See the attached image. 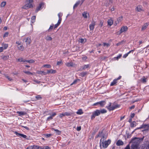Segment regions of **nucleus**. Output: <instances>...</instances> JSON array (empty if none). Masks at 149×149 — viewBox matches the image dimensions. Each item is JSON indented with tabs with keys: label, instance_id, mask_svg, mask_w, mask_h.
I'll return each mask as SVG.
<instances>
[{
	"label": "nucleus",
	"instance_id": "c756f323",
	"mask_svg": "<svg viewBox=\"0 0 149 149\" xmlns=\"http://www.w3.org/2000/svg\"><path fill=\"white\" fill-rule=\"evenodd\" d=\"M87 12H84L82 14V15L83 17L85 18H87ZM88 15L89 16V13H88Z\"/></svg>",
	"mask_w": 149,
	"mask_h": 149
},
{
	"label": "nucleus",
	"instance_id": "e433bc0d",
	"mask_svg": "<svg viewBox=\"0 0 149 149\" xmlns=\"http://www.w3.org/2000/svg\"><path fill=\"white\" fill-rule=\"evenodd\" d=\"M80 2V1H79L77 2L73 6V8L74 9L77 8V6L79 5Z\"/></svg>",
	"mask_w": 149,
	"mask_h": 149
},
{
	"label": "nucleus",
	"instance_id": "6ab92c4d",
	"mask_svg": "<svg viewBox=\"0 0 149 149\" xmlns=\"http://www.w3.org/2000/svg\"><path fill=\"white\" fill-rule=\"evenodd\" d=\"M123 17L122 16L119 17L117 19V21H116V24L120 22L122 20Z\"/></svg>",
	"mask_w": 149,
	"mask_h": 149
},
{
	"label": "nucleus",
	"instance_id": "f03ea898",
	"mask_svg": "<svg viewBox=\"0 0 149 149\" xmlns=\"http://www.w3.org/2000/svg\"><path fill=\"white\" fill-rule=\"evenodd\" d=\"M111 102H109L108 105L106 107L108 109L109 111H111L119 107H120V105L118 104L113 105L112 106H111Z\"/></svg>",
	"mask_w": 149,
	"mask_h": 149
},
{
	"label": "nucleus",
	"instance_id": "680f3d73",
	"mask_svg": "<svg viewBox=\"0 0 149 149\" xmlns=\"http://www.w3.org/2000/svg\"><path fill=\"white\" fill-rule=\"evenodd\" d=\"M64 116H65L64 113H60L59 115V117L61 118H62Z\"/></svg>",
	"mask_w": 149,
	"mask_h": 149
},
{
	"label": "nucleus",
	"instance_id": "393cba45",
	"mask_svg": "<svg viewBox=\"0 0 149 149\" xmlns=\"http://www.w3.org/2000/svg\"><path fill=\"white\" fill-rule=\"evenodd\" d=\"M58 17L59 19L58 21H60V22H61L62 21L61 17L63 15L62 13H60L58 14Z\"/></svg>",
	"mask_w": 149,
	"mask_h": 149
},
{
	"label": "nucleus",
	"instance_id": "6e6d98bb",
	"mask_svg": "<svg viewBox=\"0 0 149 149\" xmlns=\"http://www.w3.org/2000/svg\"><path fill=\"white\" fill-rule=\"evenodd\" d=\"M27 62L29 63H33L35 62V61L32 59L27 61Z\"/></svg>",
	"mask_w": 149,
	"mask_h": 149
},
{
	"label": "nucleus",
	"instance_id": "338daca9",
	"mask_svg": "<svg viewBox=\"0 0 149 149\" xmlns=\"http://www.w3.org/2000/svg\"><path fill=\"white\" fill-rule=\"evenodd\" d=\"M81 129V126L77 127V130L78 131H80Z\"/></svg>",
	"mask_w": 149,
	"mask_h": 149
},
{
	"label": "nucleus",
	"instance_id": "20e7f679",
	"mask_svg": "<svg viewBox=\"0 0 149 149\" xmlns=\"http://www.w3.org/2000/svg\"><path fill=\"white\" fill-rule=\"evenodd\" d=\"M144 128V129L142 130V131H147L149 130V124H143L141 126L139 127L138 129H143Z\"/></svg>",
	"mask_w": 149,
	"mask_h": 149
},
{
	"label": "nucleus",
	"instance_id": "49530a36",
	"mask_svg": "<svg viewBox=\"0 0 149 149\" xmlns=\"http://www.w3.org/2000/svg\"><path fill=\"white\" fill-rule=\"evenodd\" d=\"M136 122L134 121H133L132 123H131V127H133L136 126V125H135L136 124Z\"/></svg>",
	"mask_w": 149,
	"mask_h": 149
},
{
	"label": "nucleus",
	"instance_id": "423d86ee",
	"mask_svg": "<svg viewBox=\"0 0 149 149\" xmlns=\"http://www.w3.org/2000/svg\"><path fill=\"white\" fill-rule=\"evenodd\" d=\"M144 137V136H143V137L141 138L135 137L132 139L131 141V142H134H134H138V143L139 144L140 141H143V140Z\"/></svg>",
	"mask_w": 149,
	"mask_h": 149
},
{
	"label": "nucleus",
	"instance_id": "473e14b6",
	"mask_svg": "<svg viewBox=\"0 0 149 149\" xmlns=\"http://www.w3.org/2000/svg\"><path fill=\"white\" fill-rule=\"evenodd\" d=\"M9 58V56L8 55L4 56L2 57V59L4 61H6Z\"/></svg>",
	"mask_w": 149,
	"mask_h": 149
},
{
	"label": "nucleus",
	"instance_id": "4be33fe9",
	"mask_svg": "<svg viewBox=\"0 0 149 149\" xmlns=\"http://www.w3.org/2000/svg\"><path fill=\"white\" fill-rule=\"evenodd\" d=\"M64 116H71L72 115L73 113H72L71 112H65L64 113Z\"/></svg>",
	"mask_w": 149,
	"mask_h": 149
},
{
	"label": "nucleus",
	"instance_id": "69168bd1",
	"mask_svg": "<svg viewBox=\"0 0 149 149\" xmlns=\"http://www.w3.org/2000/svg\"><path fill=\"white\" fill-rule=\"evenodd\" d=\"M62 63V61H58L57 63V65H59Z\"/></svg>",
	"mask_w": 149,
	"mask_h": 149
},
{
	"label": "nucleus",
	"instance_id": "72a5a7b5",
	"mask_svg": "<svg viewBox=\"0 0 149 149\" xmlns=\"http://www.w3.org/2000/svg\"><path fill=\"white\" fill-rule=\"evenodd\" d=\"M45 39L47 41H51L52 40V38L49 35L45 38Z\"/></svg>",
	"mask_w": 149,
	"mask_h": 149
},
{
	"label": "nucleus",
	"instance_id": "f3484780",
	"mask_svg": "<svg viewBox=\"0 0 149 149\" xmlns=\"http://www.w3.org/2000/svg\"><path fill=\"white\" fill-rule=\"evenodd\" d=\"M113 20L111 19H109L107 21L108 24L110 26H111L113 24Z\"/></svg>",
	"mask_w": 149,
	"mask_h": 149
},
{
	"label": "nucleus",
	"instance_id": "2f4dec72",
	"mask_svg": "<svg viewBox=\"0 0 149 149\" xmlns=\"http://www.w3.org/2000/svg\"><path fill=\"white\" fill-rule=\"evenodd\" d=\"M125 41H124V40H123L122 41H121V42H120L117 43L116 44V45L117 46H118L120 45H123V44H124L125 43Z\"/></svg>",
	"mask_w": 149,
	"mask_h": 149
},
{
	"label": "nucleus",
	"instance_id": "7ed1b4c3",
	"mask_svg": "<svg viewBox=\"0 0 149 149\" xmlns=\"http://www.w3.org/2000/svg\"><path fill=\"white\" fill-rule=\"evenodd\" d=\"M100 114V110L97 109L92 113V114L91 117V119L92 120L96 116H99Z\"/></svg>",
	"mask_w": 149,
	"mask_h": 149
},
{
	"label": "nucleus",
	"instance_id": "ea45409f",
	"mask_svg": "<svg viewBox=\"0 0 149 149\" xmlns=\"http://www.w3.org/2000/svg\"><path fill=\"white\" fill-rule=\"evenodd\" d=\"M36 18L35 16H32L31 18V22L32 23L34 22L35 21Z\"/></svg>",
	"mask_w": 149,
	"mask_h": 149
},
{
	"label": "nucleus",
	"instance_id": "4468645a",
	"mask_svg": "<svg viewBox=\"0 0 149 149\" xmlns=\"http://www.w3.org/2000/svg\"><path fill=\"white\" fill-rule=\"evenodd\" d=\"M124 144L123 142L121 140H119L116 143V145L118 146H122Z\"/></svg>",
	"mask_w": 149,
	"mask_h": 149
},
{
	"label": "nucleus",
	"instance_id": "dca6fc26",
	"mask_svg": "<svg viewBox=\"0 0 149 149\" xmlns=\"http://www.w3.org/2000/svg\"><path fill=\"white\" fill-rule=\"evenodd\" d=\"M37 73L38 74H43L44 75H46L47 74V72H45L43 71H40V70H38L37 71Z\"/></svg>",
	"mask_w": 149,
	"mask_h": 149
},
{
	"label": "nucleus",
	"instance_id": "0eeeda50",
	"mask_svg": "<svg viewBox=\"0 0 149 149\" xmlns=\"http://www.w3.org/2000/svg\"><path fill=\"white\" fill-rule=\"evenodd\" d=\"M106 103V102L104 101H101L97 102L96 103H94L93 105L95 106L98 105H100L102 107H103L105 105Z\"/></svg>",
	"mask_w": 149,
	"mask_h": 149
},
{
	"label": "nucleus",
	"instance_id": "9b49d317",
	"mask_svg": "<svg viewBox=\"0 0 149 149\" xmlns=\"http://www.w3.org/2000/svg\"><path fill=\"white\" fill-rule=\"evenodd\" d=\"M90 68V65L89 64L85 65L84 66H82L80 68V70H85L86 69L88 68Z\"/></svg>",
	"mask_w": 149,
	"mask_h": 149
},
{
	"label": "nucleus",
	"instance_id": "ddd939ff",
	"mask_svg": "<svg viewBox=\"0 0 149 149\" xmlns=\"http://www.w3.org/2000/svg\"><path fill=\"white\" fill-rule=\"evenodd\" d=\"M56 115V113L54 112L53 113L51 116L48 117L47 118V121H49L51 120H52L53 118V117H54Z\"/></svg>",
	"mask_w": 149,
	"mask_h": 149
},
{
	"label": "nucleus",
	"instance_id": "9d476101",
	"mask_svg": "<svg viewBox=\"0 0 149 149\" xmlns=\"http://www.w3.org/2000/svg\"><path fill=\"white\" fill-rule=\"evenodd\" d=\"M15 134L17 136H20V137H22L24 138H25L26 139H28V138H26L27 137V136L24 134L19 133L16 131H15Z\"/></svg>",
	"mask_w": 149,
	"mask_h": 149
},
{
	"label": "nucleus",
	"instance_id": "39448f33",
	"mask_svg": "<svg viewBox=\"0 0 149 149\" xmlns=\"http://www.w3.org/2000/svg\"><path fill=\"white\" fill-rule=\"evenodd\" d=\"M132 143L131 146V149H139V144L138 142H132Z\"/></svg>",
	"mask_w": 149,
	"mask_h": 149
},
{
	"label": "nucleus",
	"instance_id": "864d4df0",
	"mask_svg": "<svg viewBox=\"0 0 149 149\" xmlns=\"http://www.w3.org/2000/svg\"><path fill=\"white\" fill-rule=\"evenodd\" d=\"M18 49L21 51H23L24 49V47L22 45L20 46L19 47H18Z\"/></svg>",
	"mask_w": 149,
	"mask_h": 149
},
{
	"label": "nucleus",
	"instance_id": "bf43d9fd",
	"mask_svg": "<svg viewBox=\"0 0 149 149\" xmlns=\"http://www.w3.org/2000/svg\"><path fill=\"white\" fill-rule=\"evenodd\" d=\"M8 47V45L7 44H5L3 46V48L4 49H6Z\"/></svg>",
	"mask_w": 149,
	"mask_h": 149
},
{
	"label": "nucleus",
	"instance_id": "a878e982",
	"mask_svg": "<svg viewBox=\"0 0 149 149\" xmlns=\"http://www.w3.org/2000/svg\"><path fill=\"white\" fill-rule=\"evenodd\" d=\"M100 110V113H102V114L105 113H107V110L105 109H101V110Z\"/></svg>",
	"mask_w": 149,
	"mask_h": 149
},
{
	"label": "nucleus",
	"instance_id": "774afa93",
	"mask_svg": "<svg viewBox=\"0 0 149 149\" xmlns=\"http://www.w3.org/2000/svg\"><path fill=\"white\" fill-rule=\"evenodd\" d=\"M26 149H33V146H29Z\"/></svg>",
	"mask_w": 149,
	"mask_h": 149
},
{
	"label": "nucleus",
	"instance_id": "aec40b11",
	"mask_svg": "<svg viewBox=\"0 0 149 149\" xmlns=\"http://www.w3.org/2000/svg\"><path fill=\"white\" fill-rule=\"evenodd\" d=\"M142 7L140 6H138L136 8V10L138 12H140L142 11Z\"/></svg>",
	"mask_w": 149,
	"mask_h": 149
},
{
	"label": "nucleus",
	"instance_id": "1a4fd4ad",
	"mask_svg": "<svg viewBox=\"0 0 149 149\" xmlns=\"http://www.w3.org/2000/svg\"><path fill=\"white\" fill-rule=\"evenodd\" d=\"M44 3L43 2L40 3L39 6L37 7L36 9V12H37L38 11L41 10L44 7Z\"/></svg>",
	"mask_w": 149,
	"mask_h": 149
},
{
	"label": "nucleus",
	"instance_id": "bb28decb",
	"mask_svg": "<svg viewBox=\"0 0 149 149\" xmlns=\"http://www.w3.org/2000/svg\"><path fill=\"white\" fill-rule=\"evenodd\" d=\"M147 78H146L145 77L142 78L141 79V81L142 83H146L147 82Z\"/></svg>",
	"mask_w": 149,
	"mask_h": 149
},
{
	"label": "nucleus",
	"instance_id": "de8ad7c7",
	"mask_svg": "<svg viewBox=\"0 0 149 149\" xmlns=\"http://www.w3.org/2000/svg\"><path fill=\"white\" fill-rule=\"evenodd\" d=\"M6 5V2L3 1L1 2V7H3L5 6Z\"/></svg>",
	"mask_w": 149,
	"mask_h": 149
},
{
	"label": "nucleus",
	"instance_id": "a19ab883",
	"mask_svg": "<svg viewBox=\"0 0 149 149\" xmlns=\"http://www.w3.org/2000/svg\"><path fill=\"white\" fill-rule=\"evenodd\" d=\"M103 20H100V23L99 24V26L100 27H101L103 25Z\"/></svg>",
	"mask_w": 149,
	"mask_h": 149
},
{
	"label": "nucleus",
	"instance_id": "f257e3e1",
	"mask_svg": "<svg viewBox=\"0 0 149 149\" xmlns=\"http://www.w3.org/2000/svg\"><path fill=\"white\" fill-rule=\"evenodd\" d=\"M102 139L100 140V147L101 148V145L102 147L104 148H107L108 145L111 143V140L110 139H108L107 141H102Z\"/></svg>",
	"mask_w": 149,
	"mask_h": 149
},
{
	"label": "nucleus",
	"instance_id": "c03bdc74",
	"mask_svg": "<svg viewBox=\"0 0 149 149\" xmlns=\"http://www.w3.org/2000/svg\"><path fill=\"white\" fill-rule=\"evenodd\" d=\"M66 65L68 67L72 66L73 65V64L71 62H69L67 63Z\"/></svg>",
	"mask_w": 149,
	"mask_h": 149
},
{
	"label": "nucleus",
	"instance_id": "2eb2a0df",
	"mask_svg": "<svg viewBox=\"0 0 149 149\" xmlns=\"http://www.w3.org/2000/svg\"><path fill=\"white\" fill-rule=\"evenodd\" d=\"M56 72V70L51 69L50 70H47V74H48L50 73L52 74H54Z\"/></svg>",
	"mask_w": 149,
	"mask_h": 149
},
{
	"label": "nucleus",
	"instance_id": "5fc2aeb1",
	"mask_svg": "<svg viewBox=\"0 0 149 149\" xmlns=\"http://www.w3.org/2000/svg\"><path fill=\"white\" fill-rule=\"evenodd\" d=\"M143 149H149V144L145 145Z\"/></svg>",
	"mask_w": 149,
	"mask_h": 149
},
{
	"label": "nucleus",
	"instance_id": "b1692460",
	"mask_svg": "<svg viewBox=\"0 0 149 149\" xmlns=\"http://www.w3.org/2000/svg\"><path fill=\"white\" fill-rule=\"evenodd\" d=\"M25 42H26L27 44H30L31 42V40L30 38L29 37L25 39Z\"/></svg>",
	"mask_w": 149,
	"mask_h": 149
},
{
	"label": "nucleus",
	"instance_id": "79ce46f5",
	"mask_svg": "<svg viewBox=\"0 0 149 149\" xmlns=\"http://www.w3.org/2000/svg\"><path fill=\"white\" fill-rule=\"evenodd\" d=\"M22 8L27 9L29 8L28 3H27L25 4L24 6L22 7Z\"/></svg>",
	"mask_w": 149,
	"mask_h": 149
},
{
	"label": "nucleus",
	"instance_id": "c85d7f7f",
	"mask_svg": "<svg viewBox=\"0 0 149 149\" xmlns=\"http://www.w3.org/2000/svg\"><path fill=\"white\" fill-rule=\"evenodd\" d=\"M40 149H51V148L48 146H40Z\"/></svg>",
	"mask_w": 149,
	"mask_h": 149
},
{
	"label": "nucleus",
	"instance_id": "3c124183",
	"mask_svg": "<svg viewBox=\"0 0 149 149\" xmlns=\"http://www.w3.org/2000/svg\"><path fill=\"white\" fill-rule=\"evenodd\" d=\"M110 45L109 43H107L105 42H104L103 43V46L104 47L107 46V47H109Z\"/></svg>",
	"mask_w": 149,
	"mask_h": 149
},
{
	"label": "nucleus",
	"instance_id": "f8f14e48",
	"mask_svg": "<svg viewBox=\"0 0 149 149\" xmlns=\"http://www.w3.org/2000/svg\"><path fill=\"white\" fill-rule=\"evenodd\" d=\"M95 25V22L93 21L91 24H90L89 27L91 30H93L94 28V26Z\"/></svg>",
	"mask_w": 149,
	"mask_h": 149
},
{
	"label": "nucleus",
	"instance_id": "412c9836",
	"mask_svg": "<svg viewBox=\"0 0 149 149\" xmlns=\"http://www.w3.org/2000/svg\"><path fill=\"white\" fill-rule=\"evenodd\" d=\"M17 113L19 114V116H23L25 115L26 114V113L24 111H17Z\"/></svg>",
	"mask_w": 149,
	"mask_h": 149
},
{
	"label": "nucleus",
	"instance_id": "5701e85b",
	"mask_svg": "<svg viewBox=\"0 0 149 149\" xmlns=\"http://www.w3.org/2000/svg\"><path fill=\"white\" fill-rule=\"evenodd\" d=\"M148 25V24L147 23H146L144 24L142 27L141 28L142 30H143L145 29Z\"/></svg>",
	"mask_w": 149,
	"mask_h": 149
},
{
	"label": "nucleus",
	"instance_id": "f704fd0d",
	"mask_svg": "<svg viewBox=\"0 0 149 149\" xmlns=\"http://www.w3.org/2000/svg\"><path fill=\"white\" fill-rule=\"evenodd\" d=\"M107 56H101L100 57L99 59H100L101 61H103L106 60L107 59Z\"/></svg>",
	"mask_w": 149,
	"mask_h": 149
},
{
	"label": "nucleus",
	"instance_id": "4d7b16f0",
	"mask_svg": "<svg viewBox=\"0 0 149 149\" xmlns=\"http://www.w3.org/2000/svg\"><path fill=\"white\" fill-rule=\"evenodd\" d=\"M106 138H107V136H106L103 135L102 136V137L101 139H102V141H104L105 140V139H106Z\"/></svg>",
	"mask_w": 149,
	"mask_h": 149
},
{
	"label": "nucleus",
	"instance_id": "0e129e2a",
	"mask_svg": "<svg viewBox=\"0 0 149 149\" xmlns=\"http://www.w3.org/2000/svg\"><path fill=\"white\" fill-rule=\"evenodd\" d=\"M8 32H6L4 34L3 36L4 37H6L8 36Z\"/></svg>",
	"mask_w": 149,
	"mask_h": 149
},
{
	"label": "nucleus",
	"instance_id": "a211bd4d",
	"mask_svg": "<svg viewBox=\"0 0 149 149\" xmlns=\"http://www.w3.org/2000/svg\"><path fill=\"white\" fill-rule=\"evenodd\" d=\"M88 74L87 72H82L80 73L79 75L82 77H84Z\"/></svg>",
	"mask_w": 149,
	"mask_h": 149
},
{
	"label": "nucleus",
	"instance_id": "8fccbe9b",
	"mask_svg": "<svg viewBox=\"0 0 149 149\" xmlns=\"http://www.w3.org/2000/svg\"><path fill=\"white\" fill-rule=\"evenodd\" d=\"M38 100H40L42 99L40 95H38L35 97Z\"/></svg>",
	"mask_w": 149,
	"mask_h": 149
},
{
	"label": "nucleus",
	"instance_id": "e2e57ef3",
	"mask_svg": "<svg viewBox=\"0 0 149 149\" xmlns=\"http://www.w3.org/2000/svg\"><path fill=\"white\" fill-rule=\"evenodd\" d=\"M124 149H130V144L127 145L125 148Z\"/></svg>",
	"mask_w": 149,
	"mask_h": 149
},
{
	"label": "nucleus",
	"instance_id": "7c9ffc66",
	"mask_svg": "<svg viewBox=\"0 0 149 149\" xmlns=\"http://www.w3.org/2000/svg\"><path fill=\"white\" fill-rule=\"evenodd\" d=\"M33 149H40V146L36 145L32 146Z\"/></svg>",
	"mask_w": 149,
	"mask_h": 149
},
{
	"label": "nucleus",
	"instance_id": "13d9d810",
	"mask_svg": "<svg viewBox=\"0 0 149 149\" xmlns=\"http://www.w3.org/2000/svg\"><path fill=\"white\" fill-rule=\"evenodd\" d=\"M6 77L10 81H12L13 80V79L10 77L9 76H6Z\"/></svg>",
	"mask_w": 149,
	"mask_h": 149
},
{
	"label": "nucleus",
	"instance_id": "603ef678",
	"mask_svg": "<svg viewBox=\"0 0 149 149\" xmlns=\"http://www.w3.org/2000/svg\"><path fill=\"white\" fill-rule=\"evenodd\" d=\"M44 67H46L47 68H50L51 67V65L49 64H45L43 65Z\"/></svg>",
	"mask_w": 149,
	"mask_h": 149
},
{
	"label": "nucleus",
	"instance_id": "4c0bfd02",
	"mask_svg": "<svg viewBox=\"0 0 149 149\" xmlns=\"http://www.w3.org/2000/svg\"><path fill=\"white\" fill-rule=\"evenodd\" d=\"M52 130H54V131L56 132V133L58 135H60L61 134V131L58 130L57 129H54V128H52Z\"/></svg>",
	"mask_w": 149,
	"mask_h": 149
},
{
	"label": "nucleus",
	"instance_id": "37998d69",
	"mask_svg": "<svg viewBox=\"0 0 149 149\" xmlns=\"http://www.w3.org/2000/svg\"><path fill=\"white\" fill-rule=\"evenodd\" d=\"M54 24H52V25L50 26L49 29L48 30V32H49L51 31V30L53 29L54 28Z\"/></svg>",
	"mask_w": 149,
	"mask_h": 149
},
{
	"label": "nucleus",
	"instance_id": "c9c22d12",
	"mask_svg": "<svg viewBox=\"0 0 149 149\" xmlns=\"http://www.w3.org/2000/svg\"><path fill=\"white\" fill-rule=\"evenodd\" d=\"M61 22H60V21H58L57 23L54 25V29H55L60 24Z\"/></svg>",
	"mask_w": 149,
	"mask_h": 149
},
{
	"label": "nucleus",
	"instance_id": "052dcab7",
	"mask_svg": "<svg viewBox=\"0 0 149 149\" xmlns=\"http://www.w3.org/2000/svg\"><path fill=\"white\" fill-rule=\"evenodd\" d=\"M77 79L75 80L74 81L70 84V85H72L73 84H75L77 83Z\"/></svg>",
	"mask_w": 149,
	"mask_h": 149
},
{
	"label": "nucleus",
	"instance_id": "a18cd8bd",
	"mask_svg": "<svg viewBox=\"0 0 149 149\" xmlns=\"http://www.w3.org/2000/svg\"><path fill=\"white\" fill-rule=\"evenodd\" d=\"M45 136H46L47 138H48L51 136L52 134H44Z\"/></svg>",
	"mask_w": 149,
	"mask_h": 149
},
{
	"label": "nucleus",
	"instance_id": "09e8293b",
	"mask_svg": "<svg viewBox=\"0 0 149 149\" xmlns=\"http://www.w3.org/2000/svg\"><path fill=\"white\" fill-rule=\"evenodd\" d=\"M23 72L25 74H28V75H30V74H31V75H32L33 74V73L29 71H23Z\"/></svg>",
	"mask_w": 149,
	"mask_h": 149
},
{
	"label": "nucleus",
	"instance_id": "6e6552de",
	"mask_svg": "<svg viewBox=\"0 0 149 149\" xmlns=\"http://www.w3.org/2000/svg\"><path fill=\"white\" fill-rule=\"evenodd\" d=\"M127 29L128 28L127 26H123L121 28L120 31L117 32V33L120 35L122 33L127 31Z\"/></svg>",
	"mask_w": 149,
	"mask_h": 149
},
{
	"label": "nucleus",
	"instance_id": "cd10ccee",
	"mask_svg": "<svg viewBox=\"0 0 149 149\" xmlns=\"http://www.w3.org/2000/svg\"><path fill=\"white\" fill-rule=\"evenodd\" d=\"M117 83V80L116 79H114L110 84L111 86L114 85Z\"/></svg>",
	"mask_w": 149,
	"mask_h": 149
},
{
	"label": "nucleus",
	"instance_id": "58836bf2",
	"mask_svg": "<svg viewBox=\"0 0 149 149\" xmlns=\"http://www.w3.org/2000/svg\"><path fill=\"white\" fill-rule=\"evenodd\" d=\"M83 113L82 110L81 109H80L77 112V113L78 114L81 115Z\"/></svg>",
	"mask_w": 149,
	"mask_h": 149
}]
</instances>
